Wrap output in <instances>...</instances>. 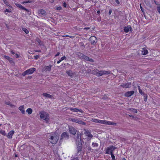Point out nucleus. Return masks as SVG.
Here are the masks:
<instances>
[{"label": "nucleus", "instance_id": "864d4df0", "mask_svg": "<svg viewBox=\"0 0 160 160\" xmlns=\"http://www.w3.org/2000/svg\"><path fill=\"white\" fill-rule=\"evenodd\" d=\"M112 12V9H110L109 10V12H108V14L109 15H110L111 14Z\"/></svg>", "mask_w": 160, "mask_h": 160}, {"label": "nucleus", "instance_id": "bb28decb", "mask_svg": "<svg viewBox=\"0 0 160 160\" xmlns=\"http://www.w3.org/2000/svg\"><path fill=\"white\" fill-rule=\"evenodd\" d=\"M102 72L103 73V75H108V74H110V72L109 71L102 70Z\"/></svg>", "mask_w": 160, "mask_h": 160}, {"label": "nucleus", "instance_id": "2eb2a0df", "mask_svg": "<svg viewBox=\"0 0 160 160\" xmlns=\"http://www.w3.org/2000/svg\"><path fill=\"white\" fill-rule=\"evenodd\" d=\"M130 29V31L132 30L131 27L130 25H128L124 27L123 30L125 32L127 33L128 32Z\"/></svg>", "mask_w": 160, "mask_h": 160}, {"label": "nucleus", "instance_id": "2f4dec72", "mask_svg": "<svg viewBox=\"0 0 160 160\" xmlns=\"http://www.w3.org/2000/svg\"><path fill=\"white\" fill-rule=\"evenodd\" d=\"M78 119L76 118H71L70 121L74 122L77 123Z\"/></svg>", "mask_w": 160, "mask_h": 160}, {"label": "nucleus", "instance_id": "0eeeda50", "mask_svg": "<svg viewBox=\"0 0 160 160\" xmlns=\"http://www.w3.org/2000/svg\"><path fill=\"white\" fill-rule=\"evenodd\" d=\"M92 45H95L97 41V39L95 37L92 36L89 39Z\"/></svg>", "mask_w": 160, "mask_h": 160}, {"label": "nucleus", "instance_id": "412c9836", "mask_svg": "<svg viewBox=\"0 0 160 160\" xmlns=\"http://www.w3.org/2000/svg\"><path fill=\"white\" fill-rule=\"evenodd\" d=\"M19 110H20L22 114L25 113L24 108V106H21L19 108Z\"/></svg>", "mask_w": 160, "mask_h": 160}, {"label": "nucleus", "instance_id": "72a5a7b5", "mask_svg": "<svg viewBox=\"0 0 160 160\" xmlns=\"http://www.w3.org/2000/svg\"><path fill=\"white\" fill-rule=\"evenodd\" d=\"M22 30L25 32L27 34H28L29 33L28 30L25 28H22Z\"/></svg>", "mask_w": 160, "mask_h": 160}, {"label": "nucleus", "instance_id": "f257e3e1", "mask_svg": "<svg viewBox=\"0 0 160 160\" xmlns=\"http://www.w3.org/2000/svg\"><path fill=\"white\" fill-rule=\"evenodd\" d=\"M92 121L93 122L107 125L116 126L117 124L116 123L111 122V121H107L105 120H99L95 118L92 119Z\"/></svg>", "mask_w": 160, "mask_h": 160}, {"label": "nucleus", "instance_id": "69168bd1", "mask_svg": "<svg viewBox=\"0 0 160 160\" xmlns=\"http://www.w3.org/2000/svg\"><path fill=\"white\" fill-rule=\"evenodd\" d=\"M6 5L7 6H8V7H10V4L8 3V4H6Z\"/></svg>", "mask_w": 160, "mask_h": 160}, {"label": "nucleus", "instance_id": "603ef678", "mask_svg": "<svg viewBox=\"0 0 160 160\" xmlns=\"http://www.w3.org/2000/svg\"><path fill=\"white\" fill-rule=\"evenodd\" d=\"M116 2L118 4H119L120 3V2L119 1V0H115Z\"/></svg>", "mask_w": 160, "mask_h": 160}, {"label": "nucleus", "instance_id": "a18cd8bd", "mask_svg": "<svg viewBox=\"0 0 160 160\" xmlns=\"http://www.w3.org/2000/svg\"><path fill=\"white\" fill-rule=\"evenodd\" d=\"M85 132H84V133L86 135H87L88 134H89V133H90V132L88 131H87V130H85Z\"/></svg>", "mask_w": 160, "mask_h": 160}, {"label": "nucleus", "instance_id": "bf43d9fd", "mask_svg": "<svg viewBox=\"0 0 160 160\" xmlns=\"http://www.w3.org/2000/svg\"><path fill=\"white\" fill-rule=\"evenodd\" d=\"M11 52L12 54L13 55L15 54V52L13 50L11 51Z\"/></svg>", "mask_w": 160, "mask_h": 160}, {"label": "nucleus", "instance_id": "79ce46f5", "mask_svg": "<svg viewBox=\"0 0 160 160\" xmlns=\"http://www.w3.org/2000/svg\"><path fill=\"white\" fill-rule=\"evenodd\" d=\"M87 136L88 137L91 138H92V137H93L92 135L90 133H89V134H88L87 135Z\"/></svg>", "mask_w": 160, "mask_h": 160}, {"label": "nucleus", "instance_id": "e433bc0d", "mask_svg": "<svg viewBox=\"0 0 160 160\" xmlns=\"http://www.w3.org/2000/svg\"><path fill=\"white\" fill-rule=\"evenodd\" d=\"M36 41L38 42L39 44H42V42L38 38H37L36 39Z\"/></svg>", "mask_w": 160, "mask_h": 160}, {"label": "nucleus", "instance_id": "6e6552de", "mask_svg": "<svg viewBox=\"0 0 160 160\" xmlns=\"http://www.w3.org/2000/svg\"><path fill=\"white\" fill-rule=\"evenodd\" d=\"M69 130L70 133L73 135H75L77 131V130L72 126H69Z\"/></svg>", "mask_w": 160, "mask_h": 160}, {"label": "nucleus", "instance_id": "423d86ee", "mask_svg": "<svg viewBox=\"0 0 160 160\" xmlns=\"http://www.w3.org/2000/svg\"><path fill=\"white\" fill-rule=\"evenodd\" d=\"M39 16L41 17H45L47 15L46 12L42 9H40L38 10Z\"/></svg>", "mask_w": 160, "mask_h": 160}, {"label": "nucleus", "instance_id": "de8ad7c7", "mask_svg": "<svg viewBox=\"0 0 160 160\" xmlns=\"http://www.w3.org/2000/svg\"><path fill=\"white\" fill-rule=\"evenodd\" d=\"M66 59V57L65 56H63V57H62L61 58V61L63 60L64 59Z\"/></svg>", "mask_w": 160, "mask_h": 160}, {"label": "nucleus", "instance_id": "58836bf2", "mask_svg": "<svg viewBox=\"0 0 160 160\" xmlns=\"http://www.w3.org/2000/svg\"><path fill=\"white\" fill-rule=\"evenodd\" d=\"M144 101L145 102H146L147 99V95L146 94L144 95Z\"/></svg>", "mask_w": 160, "mask_h": 160}, {"label": "nucleus", "instance_id": "4d7b16f0", "mask_svg": "<svg viewBox=\"0 0 160 160\" xmlns=\"http://www.w3.org/2000/svg\"><path fill=\"white\" fill-rule=\"evenodd\" d=\"M34 57H35V59H37L39 58V56L38 55H36L34 56Z\"/></svg>", "mask_w": 160, "mask_h": 160}, {"label": "nucleus", "instance_id": "5fc2aeb1", "mask_svg": "<svg viewBox=\"0 0 160 160\" xmlns=\"http://www.w3.org/2000/svg\"><path fill=\"white\" fill-rule=\"evenodd\" d=\"M140 8L141 9V10L142 11V12H144V9L143 8H142V7L141 6V5L140 4Z\"/></svg>", "mask_w": 160, "mask_h": 160}, {"label": "nucleus", "instance_id": "c9c22d12", "mask_svg": "<svg viewBox=\"0 0 160 160\" xmlns=\"http://www.w3.org/2000/svg\"><path fill=\"white\" fill-rule=\"evenodd\" d=\"M62 37H69L71 38H74V36H70L69 35H63L62 36Z\"/></svg>", "mask_w": 160, "mask_h": 160}, {"label": "nucleus", "instance_id": "052dcab7", "mask_svg": "<svg viewBox=\"0 0 160 160\" xmlns=\"http://www.w3.org/2000/svg\"><path fill=\"white\" fill-rule=\"evenodd\" d=\"M5 24L6 26V27L8 29L10 28V27H9V26H8L7 24L5 23Z\"/></svg>", "mask_w": 160, "mask_h": 160}, {"label": "nucleus", "instance_id": "7ed1b4c3", "mask_svg": "<svg viewBox=\"0 0 160 160\" xmlns=\"http://www.w3.org/2000/svg\"><path fill=\"white\" fill-rule=\"evenodd\" d=\"M48 114L46 112L43 111L40 113V118L41 119H43L46 122H47L49 119Z\"/></svg>", "mask_w": 160, "mask_h": 160}, {"label": "nucleus", "instance_id": "f03ea898", "mask_svg": "<svg viewBox=\"0 0 160 160\" xmlns=\"http://www.w3.org/2000/svg\"><path fill=\"white\" fill-rule=\"evenodd\" d=\"M48 137L50 139V142L52 144H56L58 141V137L55 134H54V136L50 135Z\"/></svg>", "mask_w": 160, "mask_h": 160}, {"label": "nucleus", "instance_id": "e2e57ef3", "mask_svg": "<svg viewBox=\"0 0 160 160\" xmlns=\"http://www.w3.org/2000/svg\"><path fill=\"white\" fill-rule=\"evenodd\" d=\"M90 28H85L84 29L88 30Z\"/></svg>", "mask_w": 160, "mask_h": 160}, {"label": "nucleus", "instance_id": "393cba45", "mask_svg": "<svg viewBox=\"0 0 160 160\" xmlns=\"http://www.w3.org/2000/svg\"><path fill=\"white\" fill-rule=\"evenodd\" d=\"M45 70L46 71H50L51 70L52 66L50 65L48 66H45Z\"/></svg>", "mask_w": 160, "mask_h": 160}, {"label": "nucleus", "instance_id": "f3484780", "mask_svg": "<svg viewBox=\"0 0 160 160\" xmlns=\"http://www.w3.org/2000/svg\"><path fill=\"white\" fill-rule=\"evenodd\" d=\"M70 110L73 112H82L83 111L81 109H78V108H70Z\"/></svg>", "mask_w": 160, "mask_h": 160}, {"label": "nucleus", "instance_id": "49530a36", "mask_svg": "<svg viewBox=\"0 0 160 160\" xmlns=\"http://www.w3.org/2000/svg\"><path fill=\"white\" fill-rule=\"evenodd\" d=\"M79 45L80 46L84 47V45L83 42H81L79 43Z\"/></svg>", "mask_w": 160, "mask_h": 160}, {"label": "nucleus", "instance_id": "8fccbe9b", "mask_svg": "<svg viewBox=\"0 0 160 160\" xmlns=\"http://www.w3.org/2000/svg\"><path fill=\"white\" fill-rule=\"evenodd\" d=\"M62 9V8L61 7H58L57 8V10H61Z\"/></svg>", "mask_w": 160, "mask_h": 160}, {"label": "nucleus", "instance_id": "4be33fe9", "mask_svg": "<svg viewBox=\"0 0 160 160\" xmlns=\"http://www.w3.org/2000/svg\"><path fill=\"white\" fill-rule=\"evenodd\" d=\"M66 73L68 74V75L72 77L73 75V73L72 72V71L71 70L69 71H66Z\"/></svg>", "mask_w": 160, "mask_h": 160}, {"label": "nucleus", "instance_id": "9d476101", "mask_svg": "<svg viewBox=\"0 0 160 160\" xmlns=\"http://www.w3.org/2000/svg\"><path fill=\"white\" fill-rule=\"evenodd\" d=\"M131 83L129 82L127 83H123L120 85V86L123 88H130L131 86Z\"/></svg>", "mask_w": 160, "mask_h": 160}, {"label": "nucleus", "instance_id": "dca6fc26", "mask_svg": "<svg viewBox=\"0 0 160 160\" xmlns=\"http://www.w3.org/2000/svg\"><path fill=\"white\" fill-rule=\"evenodd\" d=\"M14 132V131L11 130L9 132L8 135H6V136L8 138L11 139L12 138V136Z\"/></svg>", "mask_w": 160, "mask_h": 160}, {"label": "nucleus", "instance_id": "37998d69", "mask_svg": "<svg viewBox=\"0 0 160 160\" xmlns=\"http://www.w3.org/2000/svg\"><path fill=\"white\" fill-rule=\"evenodd\" d=\"M139 93L141 94L142 95H144L145 94L143 92H142V90H141L140 89H139Z\"/></svg>", "mask_w": 160, "mask_h": 160}, {"label": "nucleus", "instance_id": "1a4fd4ad", "mask_svg": "<svg viewBox=\"0 0 160 160\" xmlns=\"http://www.w3.org/2000/svg\"><path fill=\"white\" fill-rule=\"evenodd\" d=\"M77 149L78 153L82 151V144L81 141H78V144L77 145Z\"/></svg>", "mask_w": 160, "mask_h": 160}, {"label": "nucleus", "instance_id": "0e129e2a", "mask_svg": "<svg viewBox=\"0 0 160 160\" xmlns=\"http://www.w3.org/2000/svg\"><path fill=\"white\" fill-rule=\"evenodd\" d=\"M62 61L61 60H59V61H58L57 63H59Z\"/></svg>", "mask_w": 160, "mask_h": 160}, {"label": "nucleus", "instance_id": "c85d7f7f", "mask_svg": "<svg viewBox=\"0 0 160 160\" xmlns=\"http://www.w3.org/2000/svg\"><path fill=\"white\" fill-rule=\"evenodd\" d=\"M26 112L28 114H31L32 112V110L31 108H28Z\"/></svg>", "mask_w": 160, "mask_h": 160}, {"label": "nucleus", "instance_id": "cd10ccee", "mask_svg": "<svg viewBox=\"0 0 160 160\" xmlns=\"http://www.w3.org/2000/svg\"><path fill=\"white\" fill-rule=\"evenodd\" d=\"M5 103L6 104V105H9V106H10L11 107H12L14 105H13L11 103V102L9 101H5Z\"/></svg>", "mask_w": 160, "mask_h": 160}, {"label": "nucleus", "instance_id": "473e14b6", "mask_svg": "<svg viewBox=\"0 0 160 160\" xmlns=\"http://www.w3.org/2000/svg\"><path fill=\"white\" fill-rule=\"evenodd\" d=\"M0 133L4 136L6 135L5 131L1 129H0Z\"/></svg>", "mask_w": 160, "mask_h": 160}, {"label": "nucleus", "instance_id": "4c0bfd02", "mask_svg": "<svg viewBox=\"0 0 160 160\" xmlns=\"http://www.w3.org/2000/svg\"><path fill=\"white\" fill-rule=\"evenodd\" d=\"M131 111H132V112H135V113H137V110L136 109H135V108H131V109H130Z\"/></svg>", "mask_w": 160, "mask_h": 160}, {"label": "nucleus", "instance_id": "09e8293b", "mask_svg": "<svg viewBox=\"0 0 160 160\" xmlns=\"http://www.w3.org/2000/svg\"><path fill=\"white\" fill-rule=\"evenodd\" d=\"M3 2L6 4H8V1L7 0H3Z\"/></svg>", "mask_w": 160, "mask_h": 160}, {"label": "nucleus", "instance_id": "ddd939ff", "mask_svg": "<svg viewBox=\"0 0 160 160\" xmlns=\"http://www.w3.org/2000/svg\"><path fill=\"white\" fill-rule=\"evenodd\" d=\"M134 91H128L125 93V96L126 97H130L133 94Z\"/></svg>", "mask_w": 160, "mask_h": 160}, {"label": "nucleus", "instance_id": "b1692460", "mask_svg": "<svg viewBox=\"0 0 160 160\" xmlns=\"http://www.w3.org/2000/svg\"><path fill=\"white\" fill-rule=\"evenodd\" d=\"M98 70L96 69H94L92 71V73L98 76Z\"/></svg>", "mask_w": 160, "mask_h": 160}, {"label": "nucleus", "instance_id": "9b49d317", "mask_svg": "<svg viewBox=\"0 0 160 160\" xmlns=\"http://www.w3.org/2000/svg\"><path fill=\"white\" fill-rule=\"evenodd\" d=\"M61 138L60 139L61 140L63 139H68L69 138V136L68 133L67 132H63L61 135Z\"/></svg>", "mask_w": 160, "mask_h": 160}, {"label": "nucleus", "instance_id": "13d9d810", "mask_svg": "<svg viewBox=\"0 0 160 160\" xmlns=\"http://www.w3.org/2000/svg\"><path fill=\"white\" fill-rule=\"evenodd\" d=\"M60 54V53L59 52H58L55 55V57H57L59 56Z\"/></svg>", "mask_w": 160, "mask_h": 160}, {"label": "nucleus", "instance_id": "c03bdc74", "mask_svg": "<svg viewBox=\"0 0 160 160\" xmlns=\"http://www.w3.org/2000/svg\"><path fill=\"white\" fill-rule=\"evenodd\" d=\"M12 11V10L11 9H6L5 11V12H10Z\"/></svg>", "mask_w": 160, "mask_h": 160}, {"label": "nucleus", "instance_id": "7c9ffc66", "mask_svg": "<svg viewBox=\"0 0 160 160\" xmlns=\"http://www.w3.org/2000/svg\"><path fill=\"white\" fill-rule=\"evenodd\" d=\"M78 57L82 59L83 58V56H84V55L81 53H78L77 54Z\"/></svg>", "mask_w": 160, "mask_h": 160}, {"label": "nucleus", "instance_id": "4468645a", "mask_svg": "<svg viewBox=\"0 0 160 160\" xmlns=\"http://www.w3.org/2000/svg\"><path fill=\"white\" fill-rule=\"evenodd\" d=\"M82 133H80V132L79 131H78L77 133V139L76 140V141L77 142L78 140V141H79V140H80L79 141H81V137H82Z\"/></svg>", "mask_w": 160, "mask_h": 160}, {"label": "nucleus", "instance_id": "39448f33", "mask_svg": "<svg viewBox=\"0 0 160 160\" xmlns=\"http://www.w3.org/2000/svg\"><path fill=\"white\" fill-rule=\"evenodd\" d=\"M116 148V147L113 146H110L108 147L106 149L105 153L107 154H110V155L113 154L112 152Z\"/></svg>", "mask_w": 160, "mask_h": 160}, {"label": "nucleus", "instance_id": "6ab92c4d", "mask_svg": "<svg viewBox=\"0 0 160 160\" xmlns=\"http://www.w3.org/2000/svg\"><path fill=\"white\" fill-rule=\"evenodd\" d=\"M4 57L6 59L8 60L10 63H14L13 62L12 60V58H11L10 57L8 56H7L6 55H5L4 56Z\"/></svg>", "mask_w": 160, "mask_h": 160}, {"label": "nucleus", "instance_id": "338daca9", "mask_svg": "<svg viewBox=\"0 0 160 160\" xmlns=\"http://www.w3.org/2000/svg\"><path fill=\"white\" fill-rule=\"evenodd\" d=\"M78 160V158H75L74 159H73V160Z\"/></svg>", "mask_w": 160, "mask_h": 160}, {"label": "nucleus", "instance_id": "5701e85b", "mask_svg": "<svg viewBox=\"0 0 160 160\" xmlns=\"http://www.w3.org/2000/svg\"><path fill=\"white\" fill-rule=\"evenodd\" d=\"M78 121L77 123L79 124H82V125H85L86 124L85 122L83 121L80 119H78Z\"/></svg>", "mask_w": 160, "mask_h": 160}, {"label": "nucleus", "instance_id": "a878e982", "mask_svg": "<svg viewBox=\"0 0 160 160\" xmlns=\"http://www.w3.org/2000/svg\"><path fill=\"white\" fill-rule=\"evenodd\" d=\"M42 95L44 96L47 98H51L52 97V96L51 95H50L49 94H48L47 93H43Z\"/></svg>", "mask_w": 160, "mask_h": 160}, {"label": "nucleus", "instance_id": "c756f323", "mask_svg": "<svg viewBox=\"0 0 160 160\" xmlns=\"http://www.w3.org/2000/svg\"><path fill=\"white\" fill-rule=\"evenodd\" d=\"M102 72V70H98V77H100L103 75V73Z\"/></svg>", "mask_w": 160, "mask_h": 160}, {"label": "nucleus", "instance_id": "20e7f679", "mask_svg": "<svg viewBox=\"0 0 160 160\" xmlns=\"http://www.w3.org/2000/svg\"><path fill=\"white\" fill-rule=\"evenodd\" d=\"M36 70V69L34 68H31L27 70L22 73V75L24 76L27 74H32Z\"/></svg>", "mask_w": 160, "mask_h": 160}, {"label": "nucleus", "instance_id": "aec40b11", "mask_svg": "<svg viewBox=\"0 0 160 160\" xmlns=\"http://www.w3.org/2000/svg\"><path fill=\"white\" fill-rule=\"evenodd\" d=\"M148 51L146 48H142V55H146L148 54Z\"/></svg>", "mask_w": 160, "mask_h": 160}, {"label": "nucleus", "instance_id": "a19ab883", "mask_svg": "<svg viewBox=\"0 0 160 160\" xmlns=\"http://www.w3.org/2000/svg\"><path fill=\"white\" fill-rule=\"evenodd\" d=\"M112 160H115V157L113 154H111Z\"/></svg>", "mask_w": 160, "mask_h": 160}, {"label": "nucleus", "instance_id": "f704fd0d", "mask_svg": "<svg viewBox=\"0 0 160 160\" xmlns=\"http://www.w3.org/2000/svg\"><path fill=\"white\" fill-rule=\"evenodd\" d=\"M32 1L31 0H28V1H26L23 2L22 3L23 4L24 3H32Z\"/></svg>", "mask_w": 160, "mask_h": 160}, {"label": "nucleus", "instance_id": "ea45409f", "mask_svg": "<svg viewBox=\"0 0 160 160\" xmlns=\"http://www.w3.org/2000/svg\"><path fill=\"white\" fill-rule=\"evenodd\" d=\"M92 145V146H93V147H97L98 146V144L96 143L93 142Z\"/></svg>", "mask_w": 160, "mask_h": 160}, {"label": "nucleus", "instance_id": "f8f14e48", "mask_svg": "<svg viewBox=\"0 0 160 160\" xmlns=\"http://www.w3.org/2000/svg\"><path fill=\"white\" fill-rule=\"evenodd\" d=\"M15 5L17 7H18L19 8L21 9L25 10L27 12H29V10L27 9L20 4L18 3H16Z\"/></svg>", "mask_w": 160, "mask_h": 160}, {"label": "nucleus", "instance_id": "6e6d98bb", "mask_svg": "<svg viewBox=\"0 0 160 160\" xmlns=\"http://www.w3.org/2000/svg\"><path fill=\"white\" fill-rule=\"evenodd\" d=\"M67 4L65 2H64L63 3V6L65 7V8H66L67 6Z\"/></svg>", "mask_w": 160, "mask_h": 160}, {"label": "nucleus", "instance_id": "774afa93", "mask_svg": "<svg viewBox=\"0 0 160 160\" xmlns=\"http://www.w3.org/2000/svg\"><path fill=\"white\" fill-rule=\"evenodd\" d=\"M97 13L98 14H99L100 13V11L99 10H98L97 11Z\"/></svg>", "mask_w": 160, "mask_h": 160}, {"label": "nucleus", "instance_id": "3c124183", "mask_svg": "<svg viewBox=\"0 0 160 160\" xmlns=\"http://www.w3.org/2000/svg\"><path fill=\"white\" fill-rule=\"evenodd\" d=\"M157 11L160 14V6L157 7Z\"/></svg>", "mask_w": 160, "mask_h": 160}, {"label": "nucleus", "instance_id": "a211bd4d", "mask_svg": "<svg viewBox=\"0 0 160 160\" xmlns=\"http://www.w3.org/2000/svg\"><path fill=\"white\" fill-rule=\"evenodd\" d=\"M82 59H84L85 60L90 61L91 62H93L94 60L92 58H89V57H88L87 56L84 55V56H83V58Z\"/></svg>", "mask_w": 160, "mask_h": 160}, {"label": "nucleus", "instance_id": "680f3d73", "mask_svg": "<svg viewBox=\"0 0 160 160\" xmlns=\"http://www.w3.org/2000/svg\"><path fill=\"white\" fill-rule=\"evenodd\" d=\"M19 57V56L18 54H16V58H18Z\"/></svg>", "mask_w": 160, "mask_h": 160}]
</instances>
